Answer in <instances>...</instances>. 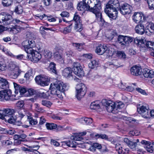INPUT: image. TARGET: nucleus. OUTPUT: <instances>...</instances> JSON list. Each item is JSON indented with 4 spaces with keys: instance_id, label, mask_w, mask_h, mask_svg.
<instances>
[{
    "instance_id": "nucleus-7",
    "label": "nucleus",
    "mask_w": 154,
    "mask_h": 154,
    "mask_svg": "<svg viewBox=\"0 0 154 154\" xmlns=\"http://www.w3.org/2000/svg\"><path fill=\"white\" fill-rule=\"evenodd\" d=\"M21 22L17 19H13L12 16L10 14L2 13L0 14V22L5 25H8L11 23L15 24Z\"/></svg>"
},
{
    "instance_id": "nucleus-44",
    "label": "nucleus",
    "mask_w": 154,
    "mask_h": 154,
    "mask_svg": "<svg viewBox=\"0 0 154 154\" xmlns=\"http://www.w3.org/2000/svg\"><path fill=\"white\" fill-rule=\"evenodd\" d=\"M44 91H45L44 90L40 89L38 91V94L40 97L45 98L48 97V95Z\"/></svg>"
},
{
    "instance_id": "nucleus-20",
    "label": "nucleus",
    "mask_w": 154,
    "mask_h": 154,
    "mask_svg": "<svg viewBox=\"0 0 154 154\" xmlns=\"http://www.w3.org/2000/svg\"><path fill=\"white\" fill-rule=\"evenodd\" d=\"M89 4H86L85 2H81L78 5L77 8L79 11H89Z\"/></svg>"
},
{
    "instance_id": "nucleus-38",
    "label": "nucleus",
    "mask_w": 154,
    "mask_h": 154,
    "mask_svg": "<svg viewBox=\"0 0 154 154\" xmlns=\"http://www.w3.org/2000/svg\"><path fill=\"white\" fill-rule=\"evenodd\" d=\"M46 126L47 129L49 130L55 129L57 127V125L53 123H47Z\"/></svg>"
},
{
    "instance_id": "nucleus-50",
    "label": "nucleus",
    "mask_w": 154,
    "mask_h": 154,
    "mask_svg": "<svg viewBox=\"0 0 154 154\" xmlns=\"http://www.w3.org/2000/svg\"><path fill=\"white\" fill-rule=\"evenodd\" d=\"M34 106H35V110L37 112H43L45 111L44 109L40 107L38 104L35 103L34 104Z\"/></svg>"
},
{
    "instance_id": "nucleus-36",
    "label": "nucleus",
    "mask_w": 154,
    "mask_h": 154,
    "mask_svg": "<svg viewBox=\"0 0 154 154\" xmlns=\"http://www.w3.org/2000/svg\"><path fill=\"white\" fill-rule=\"evenodd\" d=\"M74 29L76 32H80L83 29L82 22H79V23H75Z\"/></svg>"
},
{
    "instance_id": "nucleus-25",
    "label": "nucleus",
    "mask_w": 154,
    "mask_h": 154,
    "mask_svg": "<svg viewBox=\"0 0 154 154\" xmlns=\"http://www.w3.org/2000/svg\"><path fill=\"white\" fill-rule=\"evenodd\" d=\"M135 30L137 33L140 35H142L145 32L147 33V31H145L144 26L142 24H139L136 26L135 27Z\"/></svg>"
},
{
    "instance_id": "nucleus-14",
    "label": "nucleus",
    "mask_w": 154,
    "mask_h": 154,
    "mask_svg": "<svg viewBox=\"0 0 154 154\" xmlns=\"http://www.w3.org/2000/svg\"><path fill=\"white\" fill-rule=\"evenodd\" d=\"M148 109V108L146 106H140L139 105L137 107V111L143 117L147 119L150 117Z\"/></svg>"
},
{
    "instance_id": "nucleus-28",
    "label": "nucleus",
    "mask_w": 154,
    "mask_h": 154,
    "mask_svg": "<svg viewBox=\"0 0 154 154\" xmlns=\"http://www.w3.org/2000/svg\"><path fill=\"white\" fill-rule=\"evenodd\" d=\"M72 139L71 141L68 140V141H65L63 142V145H66L69 147L75 148L76 146V143Z\"/></svg>"
},
{
    "instance_id": "nucleus-12",
    "label": "nucleus",
    "mask_w": 154,
    "mask_h": 154,
    "mask_svg": "<svg viewBox=\"0 0 154 154\" xmlns=\"http://www.w3.org/2000/svg\"><path fill=\"white\" fill-rule=\"evenodd\" d=\"M132 7L127 3H124L121 5L119 10L123 15L129 14H130L132 10Z\"/></svg>"
},
{
    "instance_id": "nucleus-33",
    "label": "nucleus",
    "mask_w": 154,
    "mask_h": 154,
    "mask_svg": "<svg viewBox=\"0 0 154 154\" xmlns=\"http://www.w3.org/2000/svg\"><path fill=\"white\" fill-rule=\"evenodd\" d=\"M55 66L56 64L54 63L51 62L48 67V70L56 74L57 72V71Z\"/></svg>"
},
{
    "instance_id": "nucleus-64",
    "label": "nucleus",
    "mask_w": 154,
    "mask_h": 154,
    "mask_svg": "<svg viewBox=\"0 0 154 154\" xmlns=\"http://www.w3.org/2000/svg\"><path fill=\"white\" fill-rule=\"evenodd\" d=\"M65 54L67 57H70L72 56L73 53L71 50H67L65 52Z\"/></svg>"
},
{
    "instance_id": "nucleus-13",
    "label": "nucleus",
    "mask_w": 154,
    "mask_h": 154,
    "mask_svg": "<svg viewBox=\"0 0 154 154\" xmlns=\"http://www.w3.org/2000/svg\"><path fill=\"white\" fill-rule=\"evenodd\" d=\"M73 66L74 72L75 74L79 77H82L84 75V72L79 63L74 62Z\"/></svg>"
},
{
    "instance_id": "nucleus-60",
    "label": "nucleus",
    "mask_w": 154,
    "mask_h": 154,
    "mask_svg": "<svg viewBox=\"0 0 154 154\" xmlns=\"http://www.w3.org/2000/svg\"><path fill=\"white\" fill-rule=\"evenodd\" d=\"M63 51V48L59 45H56L55 48L54 52H57L59 53H62Z\"/></svg>"
},
{
    "instance_id": "nucleus-48",
    "label": "nucleus",
    "mask_w": 154,
    "mask_h": 154,
    "mask_svg": "<svg viewBox=\"0 0 154 154\" xmlns=\"http://www.w3.org/2000/svg\"><path fill=\"white\" fill-rule=\"evenodd\" d=\"M71 139L75 141H79L82 139V137L79 135V134H77L76 135L71 136Z\"/></svg>"
},
{
    "instance_id": "nucleus-5",
    "label": "nucleus",
    "mask_w": 154,
    "mask_h": 154,
    "mask_svg": "<svg viewBox=\"0 0 154 154\" xmlns=\"http://www.w3.org/2000/svg\"><path fill=\"white\" fill-rule=\"evenodd\" d=\"M7 69L9 72L8 73V75L14 79H17L22 72L21 70L14 61L8 62Z\"/></svg>"
},
{
    "instance_id": "nucleus-11",
    "label": "nucleus",
    "mask_w": 154,
    "mask_h": 154,
    "mask_svg": "<svg viewBox=\"0 0 154 154\" xmlns=\"http://www.w3.org/2000/svg\"><path fill=\"white\" fill-rule=\"evenodd\" d=\"M35 80L38 85L43 86L48 85L50 83V78L46 75L37 76Z\"/></svg>"
},
{
    "instance_id": "nucleus-4",
    "label": "nucleus",
    "mask_w": 154,
    "mask_h": 154,
    "mask_svg": "<svg viewBox=\"0 0 154 154\" xmlns=\"http://www.w3.org/2000/svg\"><path fill=\"white\" fill-rule=\"evenodd\" d=\"M0 111H2V112H0V119H5L6 121L10 124H13L15 123L17 119L16 116L14 115L16 112L15 109L8 108H3Z\"/></svg>"
},
{
    "instance_id": "nucleus-37",
    "label": "nucleus",
    "mask_w": 154,
    "mask_h": 154,
    "mask_svg": "<svg viewBox=\"0 0 154 154\" xmlns=\"http://www.w3.org/2000/svg\"><path fill=\"white\" fill-rule=\"evenodd\" d=\"M34 74V73L32 69H30L25 74L24 77L26 78V80H28L30 78H32Z\"/></svg>"
},
{
    "instance_id": "nucleus-45",
    "label": "nucleus",
    "mask_w": 154,
    "mask_h": 154,
    "mask_svg": "<svg viewBox=\"0 0 154 154\" xmlns=\"http://www.w3.org/2000/svg\"><path fill=\"white\" fill-rule=\"evenodd\" d=\"M44 55L45 57L47 58V59H49L52 56V53L51 51L49 50H44Z\"/></svg>"
},
{
    "instance_id": "nucleus-61",
    "label": "nucleus",
    "mask_w": 154,
    "mask_h": 154,
    "mask_svg": "<svg viewBox=\"0 0 154 154\" xmlns=\"http://www.w3.org/2000/svg\"><path fill=\"white\" fill-rule=\"evenodd\" d=\"M95 136L96 138H101L102 139H106L107 138V137L105 134H96Z\"/></svg>"
},
{
    "instance_id": "nucleus-43",
    "label": "nucleus",
    "mask_w": 154,
    "mask_h": 154,
    "mask_svg": "<svg viewBox=\"0 0 154 154\" xmlns=\"http://www.w3.org/2000/svg\"><path fill=\"white\" fill-rule=\"evenodd\" d=\"M7 68L5 62L4 60L0 61V70L2 71H5Z\"/></svg>"
},
{
    "instance_id": "nucleus-23",
    "label": "nucleus",
    "mask_w": 154,
    "mask_h": 154,
    "mask_svg": "<svg viewBox=\"0 0 154 154\" xmlns=\"http://www.w3.org/2000/svg\"><path fill=\"white\" fill-rule=\"evenodd\" d=\"M143 74L145 77L150 78H153L154 75V72L152 70L147 68L143 70Z\"/></svg>"
},
{
    "instance_id": "nucleus-8",
    "label": "nucleus",
    "mask_w": 154,
    "mask_h": 154,
    "mask_svg": "<svg viewBox=\"0 0 154 154\" xmlns=\"http://www.w3.org/2000/svg\"><path fill=\"white\" fill-rule=\"evenodd\" d=\"M75 89L76 97L78 100H80L85 95L87 88L84 84L81 83L77 85Z\"/></svg>"
},
{
    "instance_id": "nucleus-2",
    "label": "nucleus",
    "mask_w": 154,
    "mask_h": 154,
    "mask_svg": "<svg viewBox=\"0 0 154 154\" xmlns=\"http://www.w3.org/2000/svg\"><path fill=\"white\" fill-rule=\"evenodd\" d=\"M120 5L118 0H110L106 6L105 12L110 18L116 19Z\"/></svg>"
},
{
    "instance_id": "nucleus-1",
    "label": "nucleus",
    "mask_w": 154,
    "mask_h": 154,
    "mask_svg": "<svg viewBox=\"0 0 154 154\" xmlns=\"http://www.w3.org/2000/svg\"><path fill=\"white\" fill-rule=\"evenodd\" d=\"M35 42L31 39H26L23 41L22 45L24 48V50L27 54V58H30L34 62H38L41 58V54L33 49L35 46Z\"/></svg>"
},
{
    "instance_id": "nucleus-46",
    "label": "nucleus",
    "mask_w": 154,
    "mask_h": 154,
    "mask_svg": "<svg viewBox=\"0 0 154 154\" xmlns=\"http://www.w3.org/2000/svg\"><path fill=\"white\" fill-rule=\"evenodd\" d=\"M70 25L65 27L64 29V32L65 33H67L70 32L71 30L72 26V23H71V21L69 22Z\"/></svg>"
},
{
    "instance_id": "nucleus-54",
    "label": "nucleus",
    "mask_w": 154,
    "mask_h": 154,
    "mask_svg": "<svg viewBox=\"0 0 154 154\" xmlns=\"http://www.w3.org/2000/svg\"><path fill=\"white\" fill-rule=\"evenodd\" d=\"M140 134V132L137 130H134L132 131H131L129 132V134L131 136H138Z\"/></svg>"
},
{
    "instance_id": "nucleus-22",
    "label": "nucleus",
    "mask_w": 154,
    "mask_h": 154,
    "mask_svg": "<svg viewBox=\"0 0 154 154\" xmlns=\"http://www.w3.org/2000/svg\"><path fill=\"white\" fill-rule=\"evenodd\" d=\"M72 72V70L71 68L67 67L63 71L62 74L63 76L67 78H73Z\"/></svg>"
},
{
    "instance_id": "nucleus-63",
    "label": "nucleus",
    "mask_w": 154,
    "mask_h": 154,
    "mask_svg": "<svg viewBox=\"0 0 154 154\" xmlns=\"http://www.w3.org/2000/svg\"><path fill=\"white\" fill-rule=\"evenodd\" d=\"M3 52L8 55L11 57L14 56V55L8 49H3Z\"/></svg>"
},
{
    "instance_id": "nucleus-26",
    "label": "nucleus",
    "mask_w": 154,
    "mask_h": 154,
    "mask_svg": "<svg viewBox=\"0 0 154 154\" xmlns=\"http://www.w3.org/2000/svg\"><path fill=\"white\" fill-rule=\"evenodd\" d=\"M102 104L100 101H96L91 103L90 108L91 109L97 110L100 108L101 105Z\"/></svg>"
},
{
    "instance_id": "nucleus-31",
    "label": "nucleus",
    "mask_w": 154,
    "mask_h": 154,
    "mask_svg": "<svg viewBox=\"0 0 154 154\" xmlns=\"http://www.w3.org/2000/svg\"><path fill=\"white\" fill-rule=\"evenodd\" d=\"M56 83L53 85L51 84L50 89L51 90V93L54 95L58 94V91L57 90V87L55 86Z\"/></svg>"
},
{
    "instance_id": "nucleus-30",
    "label": "nucleus",
    "mask_w": 154,
    "mask_h": 154,
    "mask_svg": "<svg viewBox=\"0 0 154 154\" xmlns=\"http://www.w3.org/2000/svg\"><path fill=\"white\" fill-rule=\"evenodd\" d=\"M54 54L56 59L60 61L61 63L64 62L62 53H59L57 52H54Z\"/></svg>"
},
{
    "instance_id": "nucleus-42",
    "label": "nucleus",
    "mask_w": 154,
    "mask_h": 154,
    "mask_svg": "<svg viewBox=\"0 0 154 154\" xmlns=\"http://www.w3.org/2000/svg\"><path fill=\"white\" fill-rule=\"evenodd\" d=\"M98 65V62L96 60H92L88 64L89 68L91 69H94Z\"/></svg>"
},
{
    "instance_id": "nucleus-56",
    "label": "nucleus",
    "mask_w": 154,
    "mask_h": 154,
    "mask_svg": "<svg viewBox=\"0 0 154 154\" xmlns=\"http://www.w3.org/2000/svg\"><path fill=\"white\" fill-rule=\"evenodd\" d=\"M136 88V86L135 85V84H132L128 85V87L127 89V91L132 92L133 91L134 89Z\"/></svg>"
},
{
    "instance_id": "nucleus-41",
    "label": "nucleus",
    "mask_w": 154,
    "mask_h": 154,
    "mask_svg": "<svg viewBox=\"0 0 154 154\" xmlns=\"http://www.w3.org/2000/svg\"><path fill=\"white\" fill-rule=\"evenodd\" d=\"M118 35L117 32L116 31H111L109 35H108V38L110 40H111L113 39V38L118 37Z\"/></svg>"
},
{
    "instance_id": "nucleus-58",
    "label": "nucleus",
    "mask_w": 154,
    "mask_h": 154,
    "mask_svg": "<svg viewBox=\"0 0 154 154\" xmlns=\"http://www.w3.org/2000/svg\"><path fill=\"white\" fill-rule=\"evenodd\" d=\"M117 54L118 56L123 59L126 58V55L123 51H119L117 52Z\"/></svg>"
},
{
    "instance_id": "nucleus-55",
    "label": "nucleus",
    "mask_w": 154,
    "mask_h": 154,
    "mask_svg": "<svg viewBox=\"0 0 154 154\" xmlns=\"http://www.w3.org/2000/svg\"><path fill=\"white\" fill-rule=\"evenodd\" d=\"M149 8L152 10L154 9V0H149L147 2Z\"/></svg>"
},
{
    "instance_id": "nucleus-15",
    "label": "nucleus",
    "mask_w": 154,
    "mask_h": 154,
    "mask_svg": "<svg viewBox=\"0 0 154 154\" xmlns=\"http://www.w3.org/2000/svg\"><path fill=\"white\" fill-rule=\"evenodd\" d=\"M11 96V92L10 90H5L0 91V100H10Z\"/></svg>"
},
{
    "instance_id": "nucleus-32",
    "label": "nucleus",
    "mask_w": 154,
    "mask_h": 154,
    "mask_svg": "<svg viewBox=\"0 0 154 154\" xmlns=\"http://www.w3.org/2000/svg\"><path fill=\"white\" fill-rule=\"evenodd\" d=\"M102 148L101 145L98 143H94L93 145L89 148V150L92 151L95 150V148L100 149Z\"/></svg>"
},
{
    "instance_id": "nucleus-9",
    "label": "nucleus",
    "mask_w": 154,
    "mask_h": 154,
    "mask_svg": "<svg viewBox=\"0 0 154 154\" xmlns=\"http://www.w3.org/2000/svg\"><path fill=\"white\" fill-rule=\"evenodd\" d=\"M92 2L94 4V6L93 8L89 7V11L94 14L96 17H98L102 14L101 11V7L100 0H92Z\"/></svg>"
},
{
    "instance_id": "nucleus-39",
    "label": "nucleus",
    "mask_w": 154,
    "mask_h": 154,
    "mask_svg": "<svg viewBox=\"0 0 154 154\" xmlns=\"http://www.w3.org/2000/svg\"><path fill=\"white\" fill-rule=\"evenodd\" d=\"M13 3V0H2V3L4 7L11 5Z\"/></svg>"
},
{
    "instance_id": "nucleus-24",
    "label": "nucleus",
    "mask_w": 154,
    "mask_h": 154,
    "mask_svg": "<svg viewBox=\"0 0 154 154\" xmlns=\"http://www.w3.org/2000/svg\"><path fill=\"white\" fill-rule=\"evenodd\" d=\"M0 88L5 90L9 88V83L6 79L0 77Z\"/></svg>"
},
{
    "instance_id": "nucleus-59",
    "label": "nucleus",
    "mask_w": 154,
    "mask_h": 154,
    "mask_svg": "<svg viewBox=\"0 0 154 154\" xmlns=\"http://www.w3.org/2000/svg\"><path fill=\"white\" fill-rule=\"evenodd\" d=\"M28 119L30 124L31 125H35L38 123L37 120L34 119L32 117H30Z\"/></svg>"
},
{
    "instance_id": "nucleus-57",
    "label": "nucleus",
    "mask_w": 154,
    "mask_h": 154,
    "mask_svg": "<svg viewBox=\"0 0 154 154\" xmlns=\"http://www.w3.org/2000/svg\"><path fill=\"white\" fill-rule=\"evenodd\" d=\"M73 19L74 21H75V23H79V22H82L80 19V17L77 15L76 13L75 14Z\"/></svg>"
},
{
    "instance_id": "nucleus-51",
    "label": "nucleus",
    "mask_w": 154,
    "mask_h": 154,
    "mask_svg": "<svg viewBox=\"0 0 154 154\" xmlns=\"http://www.w3.org/2000/svg\"><path fill=\"white\" fill-rule=\"evenodd\" d=\"M42 104L43 106H45L48 107H50L52 105V103L51 102L48 101L42 100Z\"/></svg>"
},
{
    "instance_id": "nucleus-19",
    "label": "nucleus",
    "mask_w": 154,
    "mask_h": 154,
    "mask_svg": "<svg viewBox=\"0 0 154 154\" xmlns=\"http://www.w3.org/2000/svg\"><path fill=\"white\" fill-rule=\"evenodd\" d=\"M107 47L106 46L100 45L97 47L96 52L99 55H102L107 52Z\"/></svg>"
},
{
    "instance_id": "nucleus-21",
    "label": "nucleus",
    "mask_w": 154,
    "mask_h": 154,
    "mask_svg": "<svg viewBox=\"0 0 154 154\" xmlns=\"http://www.w3.org/2000/svg\"><path fill=\"white\" fill-rule=\"evenodd\" d=\"M116 149L119 154H128L129 149L128 148H123L119 144H116Z\"/></svg>"
},
{
    "instance_id": "nucleus-47",
    "label": "nucleus",
    "mask_w": 154,
    "mask_h": 154,
    "mask_svg": "<svg viewBox=\"0 0 154 154\" xmlns=\"http://www.w3.org/2000/svg\"><path fill=\"white\" fill-rule=\"evenodd\" d=\"M82 120H83L86 125H89L93 122L92 119L91 118L83 117L81 118Z\"/></svg>"
},
{
    "instance_id": "nucleus-35",
    "label": "nucleus",
    "mask_w": 154,
    "mask_h": 154,
    "mask_svg": "<svg viewBox=\"0 0 154 154\" xmlns=\"http://www.w3.org/2000/svg\"><path fill=\"white\" fill-rule=\"evenodd\" d=\"M146 29L151 33H154V24L149 23L147 24Z\"/></svg>"
},
{
    "instance_id": "nucleus-40",
    "label": "nucleus",
    "mask_w": 154,
    "mask_h": 154,
    "mask_svg": "<svg viewBox=\"0 0 154 154\" xmlns=\"http://www.w3.org/2000/svg\"><path fill=\"white\" fill-rule=\"evenodd\" d=\"M97 20L98 21L99 23L102 26L104 25L105 24L106 25L107 23L104 20L102 17V14H100V16L98 17H96Z\"/></svg>"
},
{
    "instance_id": "nucleus-62",
    "label": "nucleus",
    "mask_w": 154,
    "mask_h": 154,
    "mask_svg": "<svg viewBox=\"0 0 154 154\" xmlns=\"http://www.w3.org/2000/svg\"><path fill=\"white\" fill-rule=\"evenodd\" d=\"M136 145L137 143L136 142H133L131 141L128 146L130 147L131 148L133 149L135 148Z\"/></svg>"
},
{
    "instance_id": "nucleus-29",
    "label": "nucleus",
    "mask_w": 154,
    "mask_h": 154,
    "mask_svg": "<svg viewBox=\"0 0 154 154\" xmlns=\"http://www.w3.org/2000/svg\"><path fill=\"white\" fill-rule=\"evenodd\" d=\"M14 12L16 14L20 15L23 12V9L22 6L21 5L16 6L14 8Z\"/></svg>"
},
{
    "instance_id": "nucleus-52",
    "label": "nucleus",
    "mask_w": 154,
    "mask_h": 154,
    "mask_svg": "<svg viewBox=\"0 0 154 154\" xmlns=\"http://www.w3.org/2000/svg\"><path fill=\"white\" fill-rule=\"evenodd\" d=\"M152 145V144L150 143V144L147 145V146H144V147L148 152L152 153L153 149V147Z\"/></svg>"
},
{
    "instance_id": "nucleus-16",
    "label": "nucleus",
    "mask_w": 154,
    "mask_h": 154,
    "mask_svg": "<svg viewBox=\"0 0 154 154\" xmlns=\"http://www.w3.org/2000/svg\"><path fill=\"white\" fill-rule=\"evenodd\" d=\"M142 70L140 67L136 65L132 66L130 69L131 74L136 76L140 75L141 74Z\"/></svg>"
},
{
    "instance_id": "nucleus-27",
    "label": "nucleus",
    "mask_w": 154,
    "mask_h": 154,
    "mask_svg": "<svg viewBox=\"0 0 154 154\" xmlns=\"http://www.w3.org/2000/svg\"><path fill=\"white\" fill-rule=\"evenodd\" d=\"M142 15L138 12L135 13L133 16V20L136 23H138L142 21Z\"/></svg>"
},
{
    "instance_id": "nucleus-53",
    "label": "nucleus",
    "mask_w": 154,
    "mask_h": 154,
    "mask_svg": "<svg viewBox=\"0 0 154 154\" xmlns=\"http://www.w3.org/2000/svg\"><path fill=\"white\" fill-rule=\"evenodd\" d=\"M72 45L75 47L76 49L79 51H80L82 48V44L77 43H73Z\"/></svg>"
},
{
    "instance_id": "nucleus-49",
    "label": "nucleus",
    "mask_w": 154,
    "mask_h": 154,
    "mask_svg": "<svg viewBox=\"0 0 154 154\" xmlns=\"http://www.w3.org/2000/svg\"><path fill=\"white\" fill-rule=\"evenodd\" d=\"M110 65L113 66L114 69H116L117 68L122 66V65L119 66L118 63V61L116 60H114L112 61V62L111 64H109Z\"/></svg>"
},
{
    "instance_id": "nucleus-34",
    "label": "nucleus",
    "mask_w": 154,
    "mask_h": 154,
    "mask_svg": "<svg viewBox=\"0 0 154 154\" xmlns=\"http://www.w3.org/2000/svg\"><path fill=\"white\" fill-rule=\"evenodd\" d=\"M27 137V135L24 134H23L19 135L15 134L13 138L14 140L20 139L23 140V141H25V139Z\"/></svg>"
},
{
    "instance_id": "nucleus-3",
    "label": "nucleus",
    "mask_w": 154,
    "mask_h": 154,
    "mask_svg": "<svg viewBox=\"0 0 154 154\" xmlns=\"http://www.w3.org/2000/svg\"><path fill=\"white\" fill-rule=\"evenodd\" d=\"M102 104L105 107L108 112L114 114L118 113L120 110L124 106V104L121 102L116 103L112 101H107L105 99L102 100Z\"/></svg>"
},
{
    "instance_id": "nucleus-6",
    "label": "nucleus",
    "mask_w": 154,
    "mask_h": 154,
    "mask_svg": "<svg viewBox=\"0 0 154 154\" xmlns=\"http://www.w3.org/2000/svg\"><path fill=\"white\" fill-rule=\"evenodd\" d=\"M135 43L140 45V50L142 52H145L148 50L154 51V42L148 41L144 43L143 40L136 38L134 39Z\"/></svg>"
},
{
    "instance_id": "nucleus-10",
    "label": "nucleus",
    "mask_w": 154,
    "mask_h": 154,
    "mask_svg": "<svg viewBox=\"0 0 154 154\" xmlns=\"http://www.w3.org/2000/svg\"><path fill=\"white\" fill-rule=\"evenodd\" d=\"M133 41V38L131 37L121 35H118L117 38V42L120 44L122 47H126L128 46L130 43Z\"/></svg>"
},
{
    "instance_id": "nucleus-18",
    "label": "nucleus",
    "mask_w": 154,
    "mask_h": 154,
    "mask_svg": "<svg viewBox=\"0 0 154 154\" xmlns=\"http://www.w3.org/2000/svg\"><path fill=\"white\" fill-rule=\"evenodd\" d=\"M57 87L58 93L63 92L68 89V87L65 84L60 81H58L56 83L55 85Z\"/></svg>"
},
{
    "instance_id": "nucleus-17",
    "label": "nucleus",
    "mask_w": 154,
    "mask_h": 154,
    "mask_svg": "<svg viewBox=\"0 0 154 154\" xmlns=\"http://www.w3.org/2000/svg\"><path fill=\"white\" fill-rule=\"evenodd\" d=\"M14 84L15 89V92L16 94H18L19 92L20 94L22 95L25 94L27 91L26 89L24 87L20 86L16 83H14Z\"/></svg>"
}]
</instances>
